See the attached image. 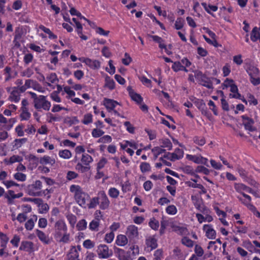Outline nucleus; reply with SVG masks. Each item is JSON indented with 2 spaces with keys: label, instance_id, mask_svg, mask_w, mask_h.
<instances>
[{
  "label": "nucleus",
  "instance_id": "a211bd4d",
  "mask_svg": "<svg viewBox=\"0 0 260 260\" xmlns=\"http://www.w3.org/2000/svg\"><path fill=\"white\" fill-rule=\"evenodd\" d=\"M119 103L113 100L105 99L104 100V105L108 110H113L116 105Z\"/></svg>",
  "mask_w": 260,
  "mask_h": 260
},
{
  "label": "nucleus",
  "instance_id": "4be33fe9",
  "mask_svg": "<svg viewBox=\"0 0 260 260\" xmlns=\"http://www.w3.org/2000/svg\"><path fill=\"white\" fill-rule=\"evenodd\" d=\"M246 72L250 77L252 76H257L259 73V70L256 67L250 65L246 69Z\"/></svg>",
  "mask_w": 260,
  "mask_h": 260
},
{
  "label": "nucleus",
  "instance_id": "aec40b11",
  "mask_svg": "<svg viewBox=\"0 0 260 260\" xmlns=\"http://www.w3.org/2000/svg\"><path fill=\"white\" fill-rule=\"evenodd\" d=\"M37 220V216L34 215L32 217L28 219L25 223V228L28 231H31L34 228L35 222Z\"/></svg>",
  "mask_w": 260,
  "mask_h": 260
},
{
  "label": "nucleus",
  "instance_id": "603ef678",
  "mask_svg": "<svg viewBox=\"0 0 260 260\" xmlns=\"http://www.w3.org/2000/svg\"><path fill=\"white\" fill-rule=\"evenodd\" d=\"M14 177L17 180L20 181H24L26 178V175L21 173H15L14 175Z\"/></svg>",
  "mask_w": 260,
  "mask_h": 260
},
{
  "label": "nucleus",
  "instance_id": "e433bc0d",
  "mask_svg": "<svg viewBox=\"0 0 260 260\" xmlns=\"http://www.w3.org/2000/svg\"><path fill=\"white\" fill-rule=\"evenodd\" d=\"M108 194L112 198H117L119 194V190L115 187H111L109 189Z\"/></svg>",
  "mask_w": 260,
  "mask_h": 260
},
{
  "label": "nucleus",
  "instance_id": "680f3d73",
  "mask_svg": "<svg viewBox=\"0 0 260 260\" xmlns=\"http://www.w3.org/2000/svg\"><path fill=\"white\" fill-rule=\"evenodd\" d=\"M22 36V29L20 27H18L15 29V35H14V40L15 41L16 40H19L21 38Z\"/></svg>",
  "mask_w": 260,
  "mask_h": 260
},
{
  "label": "nucleus",
  "instance_id": "f8f14e48",
  "mask_svg": "<svg viewBox=\"0 0 260 260\" xmlns=\"http://www.w3.org/2000/svg\"><path fill=\"white\" fill-rule=\"evenodd\" d=\"M34 244L31 241H23L21 242L20 246L19 247L20 250H23L28 252H31L34 251Z\"/></svg>",
  "mask_w": 260,
  "mask_h": 260
},
{
  "label": "nucleus",
  "instance_id": "5fc2aeb1",
  "mask_svg": "<svg viewBox=\"0 0 260 260\" xmlns=\"http://www.w3.org/2000/svg\"><path fill=\"white\" fill-rule=\"evenodd\" d=\"M169 214L174 215L177 213V208L174 205H170L166 209Z\"/></svg>",
  "mask_w": 260,
  "mask_h": 260
},
{
  "label": "nucleus",
  "instance_id": "2eb2a0df",
  "mask_svg": "<svg viewBox=\"0 0 260 260\" xmlns=\"http://www.w3.org/2000/svg\"><path fill=\"white\" fill-rule=\"evenodd\" d=\"M146 245L152 251L157 247V240L153 236H149L146 239Z\"/></svg>",
  "mask_w": 260,
  "mask_h": 260
},
{
  "label": "nucleus",
  "instance_id": "37998d69",
  "mask_svg": "<svg viewBox=\"0 0 260 260\" xmlns=\"http://www.w3.org/2000/svg\"><path fill=\"white\" fill-rule=\"evenodd\" d=\"M140 168L142 173L148 172L151 169L149 164L146 162H142L140 165Z\"/></svg>",
  "mask_w": 260,
  "mask_h": 260
},
{
  "label": "nucleus",
  "instance_id": "864d4df0",
  "mask_svg": "<svg viewBox=\"0 0 260 260\" xmlns=\"http://www.w3.org/2000/svg\"><path fill=\"white\" fill-rule=\"evenodd\" d=\"M48 117L50 118V119L49 120V122H52V121H59L61 119V117L57 115L54 116L52 114L49 113L48 114Z\"/></svg>",
  "mask_w": 260,
  "mask_h": 260
},
{
  "label": "nucleus",
  "instance_id": "473e14b6",
  "mask_svg": "<svg viewBox=\"0 0 260 260\" xmlns=\"http://www.w3.org/2000/svg\"><path fill=\"white\" fill-rule=\"evenodd\" d=\"M92 122V115L91 113H87L84 115L82 122L87 125Z\"/></svg>",
  "mask_w": 260,
  "mask_h": 260
},
{
  "label": "nucleus",
  "instance_id": "58836bf2",
  "mask_svg": "<svg viewBox=\"0 0 260 260\" xmlns=\"http://www.w3.org/2000/svg\"><path fill=\"white\" fill-rule=\"evenodd\" d=\"M174 230L181 235L187 234L188 232L186 228L184 226H174Z\"/></svg>",
  "mask_w": 260,
  "mask_h": 260
},
{
  "label": "nucleus",
  "instance_id": "4d7b16f0",
  "mask_svg": "<svg viewBox=\"0 0 260 260\" xmlns=\"http://www.w3.org/2000/svg\"><path fill=\"white\" fill-rule=\"evenodd\" d=\"M182 65L180 61H175L173 63L172 68L174 71L177 72L181 71Z\"/></svg>",
  "mask_w": 260,
  "mask_h": 260
},
{
  "label": "nucleus",
  "instance_id": "a878e982",
  "mask_svg": "<svg viewBox=\"0 0 260 260\" xmlns=\"http://www.w3.org/2000/svg\"><path fill=\"white\" fill-rule=\"evenodd\" d=\"M202 5L203 6L206 11L208 13L212 15V16H213V14L211 12V11L215 12L218 9V7L216 6H213L211 5H207V4L205 3H202Z\"/></svg>",
  "mask_w": 260,
  "mask_h": 260
},
{
  "label": "nucleus",
  "instance_id": "7ed1b4c3",
  "mask_svg": "<svg viewBox=\"0 0 260 260\" xmlns=\"http://www.w3.org/2000/svg\"><path fill=\"white\" fill-rule=\"evenodd\" d=\"M81 160L82 163L78 162L76 166V169L81 173L88 171L90 169L89 164L93 161L92 157L88 154H84Z\"/></svg>",
  "mask_w": 260,
  "mask_h": 260
},
{
  "label": "nucleus",
  "instance_id": "412c9836",
  "mask_svg": "<svg viewBox=\"0 0 260 260\" xmlns=\"http://www.w3.org/2000/svg\"><path fill=\"white\" fill-rule=\"evenodd\" d=\"M128 242L127 238L126 236L123 235H119L117 236L116 240V243L117 245L120 246H125Z\"/></svg>",
  "mask_w": 260,
  "mask_h": 260
},
{
  "label": "nucleus",
  "instance_id": "c756f323",
  "mask_svg": "<svg viewBox=\"0 0 260 260\" xmlns=\"http://www.w3.org/2000/svg\"><path fill=\"white\" fill-rule=\"evenodd\" d=\"M59 156L64 159H69L72 156V153L69 150L65 149L59 151Z\"/></svg>",
  "mask_w": 260,
  "mask_h": 260
},
{
  "label": "nucleus",
  "instance_id": "338daca9",
  "mask_svg": "<svg viewBox=\"0 0 260 260\" xmlns=\"http://www.w3.org/2000/svg\"><path fill=\"white\" fill-rule=\"evenodd\" d=\"M208 105L210 107V109L213 111L214 114L217 115L218 114V111L214 103L212 101L210 100Z\"/></svg>",
  "mask_w": 260,
  "mask_h": 260
},
{
  "label": "nucleus",
  "instance_id": "7c9ffc66",
  "mask_svg": "<svg viewBox=\"0 0 260 260\" xmlns=\"http://www.w3.org/2000/svg\"><path fill=\"white\" fill-rule=\"evenodd\" d=\"M32 67L33 66H32L31 67L27 68L21 73V75L22 77H30L34 74Z\"/></svg>",
  "mask_w": 260,
  "mask_h": 260
},
{
  "label": "nucleus",
  "instance_id": "c9c22d12",
  "mask_svg": "<svg viewBox=\"0 0 260 260\" xmlns=\"http://www.w3.org/2000/svg\"><path fill=\"white\" fill-rule=\"evenodd\" d=\"M201 155L197 156V155H192L190 154H187L186 158L191 161H193L194 162L200 164V160H201Z\"/></svg>",
  "mask_w": 260,
  "mask_h": 260
},
{
  "label": "nucleus",
  "instance_id": "4c0bfd02",
  "mask_svg": "<svg viewBox=\"0 0 260 260\" xmlns=\"http://www.w3.org/2000/svg\"><path fill=\"white\" fill-rule=\"evenodd\" d=\"M99 226V220L98 219L92 220L89 225L90 230L92 231H98Z\"/></svg>",
  "mask_w": 260,
  "mask_h": 260
},
{
  "label": "nucleus",
  "instance_id": "cd10ccee",
  "mask_svg": "<svg viewBox=\"0 0 260 260\" xmlns=\"http://www.w3.org/2000/svg\"><path fill=\"white\" fill-rule=\"evenodd\" d=\"M105 86L108 87L109 89L112 90L115 88V82L110 77L107 76L105 78Z\"/></svg>",
  "mask_w": 260,
  "mask_h": 260
},
{
  "label": "nucleus",
  "instance_id": "4468645a",
  "mask_svg": "<svg viewBox=\"0 0 260 260\" xmlns=\"http://www.w3.org/2000/svg\"><path fill=\"white\" fill-rule=\"evenodd\" d=\"M36 234L38 236L39 240L45 244H49L50 243L51 241L48 236L42 231L39 230H36Z\"/></svg>",
  "mask_w": 260,
  "mask_h": 260
},
{
  "label": "nucleus",
  "instance_id": "9b49d317",
  "mask_svg": "<svg viewBox=\"0 0 260 260\" xmlns=\"http://www.w3.org/2000/svg\"><path fill=\"white\" fill-rule=\"evenodd\" d=\"M203 230L206 232V237L210 239H214L216 237V232L210 224H205Z\"/></svg>",
  "mask_w": 260,
  "mask_h": 260
},
{
  "label": "nucleus",
  "instance_id": "ea45409f",
  "mask_svg": "<svg viewBox=\"0 0 260 260\" xmlns=\"http://www.w3.org/2000/svg\"><path fill=\"white\" fill-rule=\"evenodd\" d=\"M76 226L79 231L84 230L87 227V222L85 219H81L77 223Z\"/></svg>",
  "mask_w": 260,
  "mask_h": 260
},
{
  "label": "nucleus",
  "instance_id": "a18cd8bd",
  "mask_svg": "<svg viewBox=\"0 0 260 260\" xmlns=\"http://www.w3.org/2000/svg\"><path fill=\"white\" fill-rule=\"evenodd\" d=\"M104 134V132L103 130L98 128H94L92 129L91 134L94 138H99L103 136Z\"/></svg>",
  "mask_w": 260,
  "mask_h": 260
},
{
  "label": "nucleus",
  "instance_id": "8fccbe9b",
  "mask_svg": "<svg viewBox=\"0 0 260 260\" xmlns=\"http://www.w3.org/2000/svg\"><path fill=\"white\" fill-rule=\"evenodd\" d=\"M132 99L135 101L137 104H141L143 101V98L142 96L137 93H135L130 96Z\"/></svg>",
  "mask_w": 260,
  "mask_h": 260
},
{
  "label": "nucleus",
  "instance_id": "423d86ee",
  "mask_svg": "<svg viewBox=\"0 0 260 260\" xmlns=\"http://www.w3.org/2000/svg\"><path fill=\"white\" fill-rule=\"evenodd\" d=\"M42 186V182L40 180H37L34 183L29 185L27 186V191L29 195L33 196H41V191L39 190Z\"/></svg>",
  "mask_w": 260,
  "mask_h": 260
},
{
  "label": "nucleus",
  "instance_id": "09e8293b",
  "mask_svg": "<svg viewBox=\"0 0 260 260\" xmlns=\"http://www.w3.org/2000/svg\"><path fill=\"white\" fill-rule=\"evenodd\" d=\"M112 138L109 135H105L103 137L100 138L98 142L99 143H110L112 141Z\"/></svg>",
  "mask_w": 260,
  "mask_h": 260
},
{
  "label": "nucleus",
  "instance_id": "052dcab7",
  "mask_svg": "<svg viewBox=\"0 0 260 260\" xmlns=\"http://www.w3.org/2000/svg\"><path fill=\"white\" fill-rule=\"evenodd\" d=\"M194 251L197 255L199 257L202 256L204 254L203 248L198 245L195 246Z\"/></svg>",
  "mask_w": 260,
  "mask_h": 260
},
{
  "label": "nucleus",
  "instance_id": "69168bd1",
  "mask_svg": "<svg viewBox=\"0 0 260 260\" xmlns=\"http://www.w3.org/2000/svg\"><path fill=\"white\" fill-rule=\"evenodd\" d=\"M114 237V234L112 232H111L110 233L106 234L105 240L107 243H110L113 240Z\"/></svg>",
  "mask_w": 260,
  "mask_h": 260
},
{
  "label": "nucleus",
  "instance_id": "a19ab883",
  "mask_svg": "<svg viewBox=\"0 0 260 260\" xmlns=\"http://www.w3.org/2000/svg\"><path fill=\"white\" fill-rule=\"evenodd\" d=\"M196 172L202 173L205 175H208L210 173V171L204 166H199L196 169Z\"/></svg>",
  "mask_w": 260,
  "mask_h": 260
},
{
  "label": "nucleus",
  "instance_id": "3c124183",
  "mask_svg": "<svg viewBox=\"0 0 260 260\" xmlns=\"http://www.w3.org/2000/svg\"><path fill=\"white\" fill-rule=\"evenodd\" d=\"M168 225V221L167 220L162 219L160 221V229L159 230V233L160 235H162L165 233V231L166 229V227Z\"/></svg>",
  "mask_w": 260,
  "mask_h": 260
},
{
  "label": "nucleus",
  "instance_id": "20e7f679",
  "mask_svg": "<svg viewBox=\"0 0 260 260\" xmlns=\"http://www.w3.org/2000/svg\"><path fill=\"white\" fill-rule=\"evenodd\" d=\"M54 229V237L56 240H58L62 236V233L67 232L68 230L65 222L62 219H59L55 223Z\"/></svg>",
  "mask_w": 260,
  "mask_h": 260
},
{
  "label": "nucleus",
  "instance_id": "b1692460",
  "mask_svg": "<svg viewBox=\"0 0 260 260\" xmlns=\"http://www.w3.org/2000/svg\"><path fill=\"white\" fill-rule=\"evenodd\" d=\"M97 205L99 206V193H98L97 197H93L90 200L89 203L87 204V207H88L89 209H93L95 208Z\"/></svg>",
  "mask_w": 260,
  "mask_h": 260
},
{
  "label": "nucleus",
  "instance_id": "0e129e2a",
  "mask_svg": "<svg viewBox=\"0 0 260 260\" xmlns=\"http://www.w3.org/2000/svg\"><path fill=\"white\" fill-rule=\"evenodd\" d=\"M83 246L87 248V249H90V248H92L94 247V244L93 242H92L89 239H88V240H86L84 242H83Z\"/></svg>",
  "mask_w": 260,
  "mask_h": 260
},
{
  "label": "nucleus",
  "instance_id": "bf43d9fd",
  "mask_svg": "<svg viewBox=\"0 0 260 260\" xmlns=\"http://www.w3.org/2000/svg\"><path fill=\"white\" fill-rule=\"evenodd\" d=\"M107 162V160L106 158L104 157L102 158L98 164L96 168L97 171H99L103 168Z\"/></svg>",
  "mask_w": 260,
  "mask_h": 260
},
{
  "label": "nucleus",
  "instance_id": "dca6fc26",
  "mask_svg": "<svg viewBox=\"0 0 260 260\" xmlns=\"http://www.w3.org/2000/svg\"><path fill=\"white\" fill-rule=\"evenodd\" d=\"M196 208L203 214H208L210 213V210L204 206L202 201L197 200L194 203Z\"/></svg>",
  "mask_w": 260,
  "mask_h": 260
},
{
  "label": "nucleus",
  "instance_id": "72a5a7b5",
  "mask_svg": "<svg viewBox=\"0 0 260 260\" xmlns=\"http://www.w3.org/2000/svg\"><path fill=\"white\" fill-rule=\"evenodd\" d=\"M149 225L152 229L156 231L159 227V222L153 217L150 219Z\"/></svg>",
  "mask_w": 260,
  "mask_h": 260
},
{
  "label": "nucleus",
  "instance_id": "1a4fd4ad",
  "mask_svg": "<svg viewBox=\"0 0 260 260\" xmlns=\"http://www.w3.org/2000/svg\"><path fill=\"white\" fill-rule=\"evenodd\" d=\"M97 252L99 257L102 258H108L113 254L112 251L110 250L108 246L105 244H101L98 246Z\"/></svg>",
  "mask_w": 260,
  "mask_h": 260
},
{
  "label": "nucleus",
  "instance_id": "c03bdc74",
  "mask_svg": "<svg viewBox=\"0 0 260 260\" xmlns=\"http://www.w3.org/2000/svg\"><path fill=\"white\" fill-rule=\"evenodd\" d=\"M184 21L182 18H178L175 23V27L176 29H181L184 25Z\"/></svg>",
  "mask_w": 260,
  "mask_h": 260
},
{
  "label": "nucleus",
  "instance_id": "6ab92c4d",
  "mask_svg": "<svg viewBox=\"0 0 260 260\" xmlns=\"http://www.w3.org/2000/svg\"><path fill=\"white\" fill-rule=\"evenodd\" d=\"M40 163L43 165L50 164L52 166L55 163V160L49 156L45 155L40 158Z\"/></svg>",
  "mask_w": 260,
  "mask_h": 260
},
{
  "label": "nucleus",
  "instance_id": "393cba45",
  "mask_svg": "<svg viewBox=\"0 0 260 260\" xmlns=\"http://www.w3.org/2000/svg\"><path fill=\"white\" fill-rule=\"evenodd\" d=\"M9 99L15 103H17L20 101V94L18 91L16 89H14L11 93V95L9 96Z\"/></svg>",
  "mask_w": 260,
  "mask_h": 260
},
{
  "label": "nucleus",
  "instance_id": "9d476101",
  "mask_svg": "<svg viewBox=\"0 0 260 260\" xmlns=\"http://www.w3.org/2000/svg\"><path fill=\"white\" fill-rule=\"evenodd\" d=\"M242 119V123L244 126L245 129L250 132H253L256 130L253 125L254 124L253 120L246 115L241 116Z\"/></svg>",
  "mask_w": 260,
  "mask_h": 260
},
{
  "label": "nucleus",
  "instance_id": "79ce46f5",
  "mask_svg": "<svg viewBox=\"0 0 260 260\" xmlns=\"http://www.w3.org/2000/svg\"><path fill=\"white\" fill-rule=\"evenodd\" d=\"M182 243L188 247H192L193 246V241L186 237L182 239Z\"/></svg>",
  "mask_w": 260,
  "mask_h": 260
},
{
  "label": "nucleus",
  "instance_id": "5701e85b",
  "mask_svg": "<svg viewBox=\"0 0 260 260\" xmlns=\"http://www.w3.org/2000/svg\"><path fill=\"white\" fill-rule=\"evenodd\" d=\"M78 257L79 253L77 249L75 247H73L68 254V260H79Z\"/></svg>",
  "mask_w": 260,
  "mask_h": 260
},
{
  "label": "nucleus",
  "instance_id": "49530a36",
  "mask_svg": "<svg viewBox=\"0 0 260 260\" xmlns=\"http://www.w3.org/2000/svg\"><path fill=\"white\" fill-rule=\"evenodd\" d=\"M193 142L200 146H203L205 144L206 141L204 137H194L193 138Z\"/></svg>",
  "mask_w": 260,
  "mask_h": 260
},
{
  "label": "nucleus",
  "instance_id": "f3484780",
  "mask_svg": "<svg viewBox=\"0 0 260 260\" xmlns=\"http://www.w3.org/2000/svg\"><path fill=\"white\" fill-rule=\"evenodd\" d=\"M234 187L236 190L239 192H242V190H246L249 193H253V190L242 183H235Z\"/></svg>",
  "mask_w": 260,
  "mask_h": 260
},
{
  "label": "nucleus",
  "instance_id": "f257e3e1",
  "mask_svg": "<svg viewBox=\"0 0 260 260\" xmlns=\"http://www.w3.org/2000/svg\"><path fill=\"white\" fill-rule=\"evenodd\" d=\"M70 190L74 193V198L78 204L83 208H86V201L90 199L89 195L83 191L82 188L78 185H72Z\"/></svg>",
  "mask_w": 260,
  "mask_h": 260
},
{
  "label": "nucleus",
  "instance_id": "de8ad7c7",
  "mask_svg": "<svg viewBox=\"0 0 260 260\" xmlns=\"http://www.w3.org/2000/svg\"><path fill=\"white\" fill-rule=\"evenodd\" d=\"M34 58L33 55L31 53H27L25 54L23 58V61L24 64L26 65H28L29 63H30Z\"/></svg>",
  "mask_w": 260,
  "mask_h": 260
},
{
  "label": "nucleus",
  "instance_id": "c85d7f7f",
  "mask_svg": "<svg viewBox=\"0 0 260 260\" xmlns=\"http://www.w3.org/2000/svg\"><path fill=\"white\" fill-rule=\"evenodd\" d=\"M191 100L193 102L197 107L200 110L203 108H205L206 107V104L203 100L197 99L194 98L193 100Z\"/></svg>",
  "mask_w": 260,
  "mask_h": 260
},
{
  "label": "nucleus",
  "instance_id": "bb28decb",
  "mask_svg": "<svg viewBox=\"0 0 260 260\" xmlns=\"http://www.w3.org/2000/svg\"><path fill=\"white\" fill-rule=\"evenodd\" d=\"M250 39L253 42L256 41L260 39V33L257 27H254L251 32Z\"/></svg>",
  "mask_w": 260,
  "mask_h": 260
},
{
  "label": "nucleus",
  "instance_id": "13d9d810",
  "mask_svg": "<svg viewBox=\"0 0 260 260\" xmlns=\"http://www.w3.org/2000/svg\"><path fill=\"white\" fill-rule=\"evenodd\" d=\"M124 125L126 127V130L131 134L134 133L135 127L131 124L129 121L124 122Z\"/></svg>",
  "mask_w": 260,
  "mask_h": 260
},
{
  "label": "nucleus",
  "instance_id": "f03ea898",
  "mask_svg": "<svg viewBox=\"0 0 260 260\" xmlns=\"http://www.w3.org/2000/svg\"><path fill=\"white\" fill-rule=\"evenodd\" d=\"M33 99V104L35 108L38 111L43 109L49 111L51 107V103L47 100L46 96L43 95L38 96L35 92L29 91L28 92Z\"/></svg>",
  "mask_w": 260,
  "mask_h": 260
},
{
  "label": "nucleus",
  "instance_id": "774afa93",
  "mask_svg": "<svg viewBox=\"0 0 260 260\" xmlns=\"http://www.w3.org/2000/svg\"><path fill=\"white\" fill-rule=\"evenodd\" d=\"M20 237L16 235H14L13 238L11 240L10 242L15 247H18L20 242Z\"/></svg>",
  "mask_w": 260,
  "mask_h": 260
},
{
  "label": "nucleus",
  "instance_id": "6e6d98bb",
  "mask_svg": "<svg viewBox=\"0 0 260 260\" xmlns=\"http://www.w3.org/2000/svg\"><path fill=\"white\" fill-rule=\"evenodd\" d=\"M46 78L49 81H50L52 83H54L56 82V81H58L56 74L54 73H51L49 75H48L47 77Z\"/></svg>",
  "mask_w": 260,
  "mask_h": 260
},
{
  "label": "nucleus",
  "instance_id": "ddd939ff",
  "mask_svg": "<svg viewBox=\"0 0 260 260\" xmlns=\"http://www.w3.org/2000/svg\"><path fill=\"white\" fill-rule=\"evenodd\" d=\"M82 61L93 69H99L101 66L100 62L98 60H92L90 58H86L82 60Z\"/></svg>",
  "mask_w": 260,
  "mask_h": 260
},
{
  "label": "nucleus",
  "instance_id": "f704fd0d",
  "mask_svg": "<svg viewBox=\"0 0 260 260\" xmlns=\"http://www.w3.org/2000/svg\"><path fill=\"white\" fill-rule=\"evenodd\" d=\"M59 242L67 243L70 241V234L67 232L62 233V235L58 240H56Z\"/></svg>",
  "mask_w": 260,
  "mask_h": 260
},
{
  "label": "nucleus",
  "instance_id": "2f4dec72",
  "mask_svg": "<svg viewBox=\"0 0 260 260\" xmlns=\"http://www.w3.org/2000/svg\"><path fill=\"white\" fill-rule=\"evenodd\" d=\"M161 147L167 148L168 150H170L172 148V144L169 139H164L161 140Z\"/></svg>",
  "mask_w": 260,
  "mask_h": 260
},
{
  "label": "nucleus",
  "instance_id": "0eeeda50",
  "mask_svg": "<svg viewBox=\"0 0 260 260\" xmlns=\"http://www.w3.org/2000/svg\"><path fill=\"white\" fill-rule=\"evenodd\" d=\"M99 193V208L102 210L108 209L110 202L104 191H100Z\"/></svg>",
  "mask_w": 260,
  "mask_h": 260
},
{
  "label": "nucleus",
  "instance_id": "6e6552de",
  "mask_svg": "<svg viewBox=\"0 0 260 260\" xmlns=\"http://www.w3.org/2000/svg\"><path fill=\"white\" fill-rule=\"evenodd\" d=\"M126 235L132 244L136 243L138 238V228L134 225H131L127 228Z\"/></svg>",
  "mask_w": 260,
  "mask_h": 260
},
{
  "label": "nucleus",
  "instance_id": "39448f33",
  "mask_svg": "<svg viewBox=\"0 0 260 260\" xmlns=\"http://www.w3.org/2000/svg\"><path fill=\"white\" fill-rule=\"evenodd\" d=\"M195 78L200 82V84L208 89H213L212 83L209 78L203 74L201 71H196L194 73Z\"/></svg>",
  "mask_w": 260,
  "mask_h": 260
},
{
  "label": "nucleus",
  "instance_id": "e2e57ef3",
  "mask_svg": "<svg viewBox=\"0 0 260 260\" xmlns=\"http://www.w3.org/2000/svg\"><path fill=\"white\" fill-rule=\"evenodd\" d=\"M162 255V250L161 249L156 250L154 254V260H161Z\"/></svg>",
  "mask_w": 260,
  "mask_h": 260
}]
</instances>
